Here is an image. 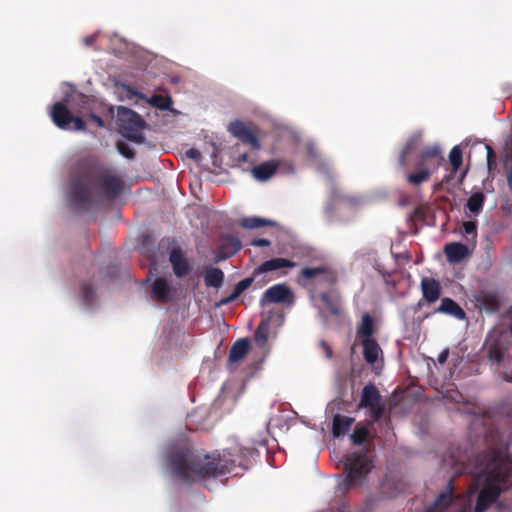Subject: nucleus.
I'll use <instances>...</instances> for the list:
<instances>
[{
	"label": "nucleus",
	"instance_id": "f257e3e1",
	"mask_svg": "<svg viewBox=\"0 0 512 512\" xmlns=\"http://www.w3.org/2000/svg\"><path fill=\"white\" fill-rule=\"evenodd\" d=\"M247 461L246 455L238 447L211 455H201L190 448L181 447L169 452L166 466L174 478L191 484L196 479L218 478L232 473L236 467L246 469Z\"/></svg>",
	"mask_w": 512,
	"mask_h": 512
},
{
	"label": "nucleus",
	"instance_id": "f03ea898",
	"mask_svg": "<svg viewBox=\"0 0 512 512\" xmlns=\"http://www.w3.org/2000/svg\"><path fill=\"white\" fill-rule=\"evenodd\" d=\"M478 480L483 488L477 496L474 512H485L500 495L512 488V457L508 448H492L481 459Z\"/></svg>",
	"mask_w": 512,
	"mask_h": 512
},
{
	"label": "nucleus",
	"instance_id": "7ed1b4c3",
	"mask_svg": "<svg viewBox=\"0 0 512 512\" xmlns=\"http://www.w3.org/2000/svg\"><path fill=\"white\" fill-rule=\"evenodd\" d=\"M378 331L373 316L368 312L363 313L356 328V338L362 346L363 358L369 365L375 364L383 355V350L376 339Z\"/></svg>",
	"mask_w": 512,
	"mask_h": 512
},
{
	"label": "nucleus",
	"instance_id": "20e7f679",
	"mask_svg": "<svg viewBox=\"0 0 512 512\" xmlns=\"http://www.w3.org/2000/svg\"><path fill=\"white\" fill-rule=\"evenodd\" d=\"M345 478L336 488V493L345 495L349 489L361 483L372 469V462L364 453L352 452L343 456Z\"/></svg>",
	"mask_w": 512,
	"mask_h": 512
},
{
	"label": "nucleus",
	"instance_id": "39448f33",
	"mask_svg": "<svg viewBox=\"0 0 512 512\" xmlns=\"http://www.w3.org/2000/svg\"><path fill=\"white\" fill-rule=\"evenodd\" d=\"M444 161L442 149L438 145L425 147L419 154L414 172L406 173V180L413 186H419L428 181Z\"/></svg>",
	"mask_w": 512,
	"mask_h": 512
},
{
	"label": "nucleus",
	"instance_id": "423d86ee",
	"mask_svg": "<svg viewBox=\"0 0 512 512\" xmlns=\"http://www.w3.org/2000/svg\"><path fill=\"white\" fill-rule=\"evenodd\" d=\"M94 178L91 173H85L72 179L69 187V200L72 206L80 211H88L98 203L93 191Z\"/></svg>",
	"mask_w": 512,
	"mask_h": 512
},
{
	"label": "nucleus",
	"instance_id": "0eeeda50",
	"mask_svg": "<svg viewBox=\"0 0 512 512\" xmlns=\"http://www.w3.org/2000/svg\"><path fill=\"white\" fill-rule=\"evenodd\" d=\"M117 123L119 132L126 139L137 144L145 141L142 130L146 127V123L134 110L119 106L117 109Z\"/></svg>",
	"mask_w": 512,
	"mask_h": 512
},
{
	"label": "nucleus",
	"instance_id": "6e6552de",
	"mask_svg": "<svg viewBox=\"0 0 512 512\" xmlns=\"http://www.w3.org/2000/svg\"><path fill=\"white\" fill-rule=\"evenodd\" d=\"M96 183L108 200L116 199L123 190V180L111 171L104 170L97 174Z\"/></svg>",
	"mask_w": 512,
	"mask_h": 512
},
{
	"label": "nucleus",
	"instance_id": "1a4fd4ad",
	"mask_svg": "<svg viewBox=\"0 0 512 512\" xmlns=\"http://www.w3.org/2000/svg\"><path fill=\"white\" fill-rule=\"evenodd\" d=\"M228 130L242 143L250 145L252 149L257 150L260 148V143L256 133L247 127L243 122L239 120L231 122L229 124Z\"/></svg>",
	"mask_w": 512,
	"mask_h": 512
},
{
	"label": "nucleus",
	"instance_id": "9d476101",
	"mask_svg": "<svg viewBox=\"0 0 512 512\" xmlns=\"http://www.w3.org/2000/svg\"><path fill=\"white\" fill-rule=\"evenodd\" d=\"M68 106L69 105L63 99V101L56 102L50 111V117L53 123L63 130L69 129L73 119V114Z\"/></svg>",
	"mask_w": 512,
	"mask_h": 512
},
{
	"label": "nucleus",
	"instance_id": "9b49d317",
	"mask_svg": "<svg viewBox=\"0 0 512 512\" xmlns=\"http://www.w3.org/2000/svg\"><path fill=\"white\" fill-rule=\"evenodd\" d=\"M509 345L500 336L492 337L486 342L487 357L489 361L500 365L508 353Z\"/></svg>",
	"mask_w": 512,
	"mask_h": 512
},
{
	"label": "nucleus",
	"instance_id": "f8f14e48",
	"mask_svg": "<svg viewBox=\"0 0 512 512\" xmlns=\"http://www.w3.org/2000/svg\"><path fill=\"white\" fill-rule=\"evenodd\" d=\"M292 299L293 293L288 286L285 284H275L264 292L261 303H286L291 302Z\"/></svg>",
	"mask_w": 512,
	"mask_h": 512
},
{
	"label": "nucleus",
	"instance_id": "ddd939ff",
	"mask_svg": "<svg viewBox=\"0 0 512 512\" xmlns=\"http://www.w3.org/2000/svg\"><path fill=\"white\" fill-rule=\"evenodd\" d=\"M242 248L239 238L225 234L220 237L216 260H224L235 255Z\"/></svg>",
	"mask_w": 512,
	"mask_h": 512
},
{
	"label": "nucleus",
	"instance_id": "4468645a",
	"mask_svg": "<svg viewBox=\"0 0 512 512\" xmlns=\"http://www.w3.org/2000/svg\"><path fill=\"white\" fill-rule=\"evenodd\" d=\"M169 261L174 274L178 278L186 276L191 271V266L179 247H174L171 250L169 254Z\"/></svg>",
	"mask_w": 512,
	"mask_h": 512
},
{
	"label": "nucleus",
	"instance_id": "2eb2a0df",
	"mask_svg": "<svg viewBox=\"0 0 512 512\" xmlns=\"http://www.w3.org/2000/svg\"><path fill=\"white\" fill-rule=\"evenodd\" d=\"M477 305L487 312H497L501 306L499 294L495 291L482 290L476 296Z\"/></svg>",
	"mask_w": 512,
	"mask_h": 512
},
{
	"label": "nucleus",
	"instance_id": "dca6fc26",
	"mask_svg": "<svg viewBox=\"0 0 512 512\" xmlns=\"http://www.w3.org/2000/svg\"><path fill=\"white\" fill-rule=\"evenodd\" d=\"M420 286L423 299L427 303H434L440 298L441 286L436 279L430 277H423Z\"/></svg>",
	"mask_w": 512,
	"mask_h": 512
},
{
	"label": "nucleus",
	"instance_id": "f3484780",
	"mask_svg": "<svg viewBox=\"0 0 512 512\" xmlns=\"http://www.w3.org/2000/svg\"><path fill=\"white\" fill-rule=\"evenodd\" d=\"M296 263L289 259L285 258H273L267 261H264L261 265L256 267L253 271L254 277H257L260 274L276 271L282 268H294L296 267Z\"/></svg>",
	"mask_w": 512,
	"mask_h": 512
},
{
	"label": "nucleus",
	"instance_id": "a211bd4d",
	"mask_svg": "<svg viewBox=\"0 0 512 512\" xmlns=\"http://www.w3.org/2000/svg\"><path fill=\"white\" fill-rule=\"evenodd\" d=\"M171 287L165 277H159L151 285L152 298L158 303L165 304L170 300Z\"/></svg>",
	"mask_w": 512,
	"mask_h": 512
},
{
	"label": "nucleus",
	"instance_id": "6ab92c4d",
	"mask_svg": "<svg viewBox=\"0 0 512 512\" xmlns=\"http://www.w3.org/2000/svg\"><path fill=\"white\" fill-rule=\"evenodd\" d=\"M444 253L449 263L455 264L464 260L469 255L467 245L460 242L448 243L444 247Z\"/></svg>",
	"mask_w": 512,
	"mask_h": 512
},
{
	"label": "nucleus",
	"instance_id": "aec40b11",
	"mask_svg": "<svg viewBox=\"0 0 512 512\" xmlns=\"http://www.w3.org/2000/svg\"><path fill=\"white\" fill-rule=\"evenodd\" d=\"M323 277V280L328 282L329 284H334L336 282L335 275L328 269L327 267H305L300 271L299 277L303 280H312L317 277Z\"/></svg>",
	"mask_w": 512,
	"mask_h": 512
},
{
	"label": "nucleus",
	"instance_id": "412c9836",
	"mask_svg": "<svg viewBox=\"0 0 512 512\" xmlns=\"http://www.w3.org/2000/svg\"><path fill=\"white\" fill-rule=\"evenodd\" d=\"M454 487L450 481L447 490L438 495L434 503L427 509V512H442L451 506L453 502Z\"/></svg>",
	"mask_w": 512,
	"mask_h": 512
},
{
	"label": "nucleus",
	"instance_id": "4be33fe9",
	"mask_svg": "<svg viewBox=\"0 0 512 512\" xmlns=\"http://www.w3.org/2000/svg\"><path fill=\"white\" fill-rule=\"evenodd\" d=\"M435 313L447 314L456 319L463 320L466 317L465 311L451 298H443Z\"/></svg>",
	"mask_w": 512,
	"mask_h": 512
},
{
	"label": "nucleus",
	"instance_id": "5701e85b",
	"mask_svg": "<svg viewBox=\"0 0 512 512\" xmlns=\"http://www.w3.org/2000/svg\"><path fill=\"white\" fill-rule=\"evenodd\" d=\"M279 162L275 160L267 161L256 165L252 169V174L255 179L259 181H266L270 179L277 171Z\"/></svg>",
	"mask_w": 512,
	"mask_h": 512
},
{
	"label": "nucleus",
	"instance_id": "b1692460",
	"mask_svg": "<svg viewBox=\"0 0 512 512\" xmlns=\"http://www.w3.org/2000/svg\"><path fill=\"white\" fill-rule=\"evenodd\" d=\"M355 419L353 417L336 414L332 422V434L334 437L345 435L351 428Z\"/></svg>",
	"mask_w": 512,
	"mask_h": 512
},
{
	"label": "nucleus",
	"instance_id": "393cba45",
	"mask_svg": "<svg viewBox=\"0 0 512 512\" xmlns=\"http://www.w3.org/2000/svg\"><path fill=\"white\" fill-rule=\"evenodd\" d=\"M250 349V342L247 338L237 340L230 348L228 360L231 363L243 360Z\"/></svg>",
	"mask_w": 512,
	"mask_h": 512
},
{
	"label": "nucleus",
	"instance_id": "a878e982",
	"mask_svg": "<svg viewBox=\"0 0 512 512\" xmlns=\"http://www.w3.org/2000/svg\"><path fill=\"white\" fill-rule=\"evenodd\" d=\"M381 396L379 390L374 384H367L363 390L360 399V406L367 408L380 403Z\"/></svg>",
	"mask_w": 512,
	"mask_h": 512
},
{
	"label": "nucleus",
	"instance_id": "bb28decb",
	"mask_svg": "<svg viewBox=\"0 0 512 512\" xmlns=\"http://www.w3.org/2000/svg\"><path fill=\"white\" fill-rule=\"evenodd\" d=\"M204 282L207 287L220 288L224 282V273L220 268L208 266L205 269Z\"/></svg>",
	"mask_w": 512,
	"mask_h": 512
},
{
	"label": "nucleus",
	"instance_id": "cd10ccee",
	"mask_svg": "<svg viewBox=\"0 0 512 512\" xmlns=\"http://www.w3.org/2000/svg\"><path fill=\"white\" fill-rule=\"evenodd\" d=\"M255 278L256 277H254V275L252 274L251 277L239 281L234 286L232 293L228 297L222 298L218 305H227L235 301L245 290H247L251 286Z\"/></svg>",
	"mask_w": 512,
	"mask_h": 512
},
{
	"label": "nucleus",
	"instance_id": "c85d7f7f",
	"mask_svg": "<svg viewBox=\"0 0 512 512\" xmlns=\"http://www.w3.org/2000/svg\"><path fill=\"white\" fill-rule=\"evenodd\" d=\"M64 100L70 106V108L76 112H82L85 110L89 103L88 96L80 92L67 94L64 97Z\"/></svg>",
	"mask_w": 512,
	"mask_h": 512
},
{
	"label": "nucleus",
	"instance_id": "c756f323",
	"mask_svg": "<svg viewBox=\"0 0 512 512\" xmlns=\"http://www.w3.org/2000/svg\"><path fill=\"white\" fill-rule=\"evenodd\" d=\"M420 140V135H413L406 141L398 157V165L400 168H406V158L414 149H416Z\"/></svg>",
	"mask_w": 512,
	"mask_h": 512
},
{
	"label": "nucleus",
	"instance_id": "7c9ffc66",
	"mask_svg": "<svg viewBox=\"0 0 512 512\" xmlns=\"http://www.w3.org/2000/svg\"><path fill=\"white\" fill-rule=\"evenodd\" d=\"M484 203L485 195L482 192H475L468 198L466 208L471 214L478 216L483 210Z\"/></svg>",
	"mask_w": 512,
	"mask_h": 512
},
{
	"label": "nucleus",
	"instance_id": "2f4dec72",
	"mask_svg": "<svg viewBox=\"0 0 512 512\" xmlns=\"http://www.w3.org/2000/svg\"><path fill=\"white\" fill-rule=\"evenodd\" d=\"M240 226L246 229H257L264 226H275L276 223L272 220L260 218V217H247L243 218L239 222Z\"/></svg>",
	"mask_w": 512,
	"mask_h": 512
},
{
	"label": "nucleus",
	"instance_id": "473e14b6",
	"mask_svg": "<svg viewBox=\"0 0 512 512\" xmlns=\"http://www.w3.org/2000/svg\"><path fill=\"white\" fill-rule=\"evenodd\" d=\"M269 336V324L267 321H261L254 333L255 342L259 347H264Z\"/></svg>",
	"mask_w": 512,
	"mask_h": 512
},
{
	"label": "nucleus",
	"instance_id": "72a5a7b5",
	"mask_svg": "<svg viewBox=\"0 0 512 512\" xmlns=\"http://www.w3.org/2000/svg\"><path fill=\"white\" fill-rule=\"evenodd\" d=\"M449 161L452 166V172L455 173L462 165V151L459 146H454L449 153Z\"/></svg>",
	"mask_w": 512,
	"mask_h": 512
},
{
	"label": "nucleus",
	"instance_id": "f704fd0d",
	"mask_svg": "<svg viewBox=\"0 0 512 512\" xmlns=\"http://www.w3.org/2000/svg\"><path fill=\"white\" fill-rule=\"evenodd\" d=\"M150 104L160 110H167L172 105V100L168 96L156 94L151 97Z\"/></svg>",
	"mask_w": 512,
	"mask_h": 512
},
{
	"label": "nucleus",
	"instance_id": "c9c22d12",
	"mask_svg": "<svg viewBox=\"0 0 512 512\" xmlns=\"http://www.w3.org/2000/svg\"><path fill=\"white\" fill-rule=\"evenodd\" d=\"M368 434L369 431L366 427L357 426L351 435L352 443L355 445H362L366 441Z\"/></svg>",
	"mask_w": 512,
	"mask_h": 512
},
{
	"label": "nucleus",
	"instance_id": "e433bc0d",
	"mask_svg": "<svg viewBox=\"0 0 512 512\" xmlns=\"http://www.w3.org/2000/svg\"><path fill=\"white\" fill-rule=\"evenodd\" d=\"M81 296L85 305L89 306L95 299V292L91 284L85 283L81 287Z\"/></svg>",
	"mask_w": 512,
	"mask_h": 512
},
{
	"label": "nucleus",
	"instance_id": "4c0bfd02",
	"mask_svg": "<svg viewBox=\"0 0 512 512\" xmlns=\"http://www.w3.org/2000/svg\"><path fill=\"white\" fill-rule=\"evenodd\" d=\"M367 408L370 410L371 417L374 421H379L385 412V407L381 404V402Z\"/></svg>",
	"mask_w": 512,
	"mask_h": 512
},
{
	"label": "nucleus",
	"instance_id": "58836bf2",
	"mask_svg": "<svg viewBox=\"0 0 512 512\" xmlns=\"http://www.w3.org/2000/svg\"><path fill=\"white\" fill-rule=\"evenodd\" d=\"M117 149L120 152V154H122L124 157L128 159H133L135 157V150L126 143L118 142Z\"/></svg>",
	"mask_w": 512,
	"mask_h": 512
},
{
	"label": "nucleus",
	"instance_id": "ea45409f",
	"mask_svg": "<svg viewBox=\"0 0 512 512\" xmlns=\"http://www.w3.org/2000/svg\"><path fill=\"white\" fill-rule=\"evenodd\" d=\"M320 299H321V302L325 305V307L331 311V313H333L335 315L338 314V308L332 302L328 293H322L320 295Z\"/></svg>",
	"mask_w": 512,
	"mask_h": 512
},
{
	"label": "nucleus",
	"instance_id": "a19ab883",
	"mask_svg": "<svg viewBox=\"0 0 512 512\" xmlns=\"http://www.w3.org/2000/svg\"><path fill=\"white\" fill-rule=\"evenodd\" d=\"M463 230L466 235H472L476 237L477 235V222L476 221H466L462 225Z\"/></svg>",
	"mask_w": 512,
	"mask_h": 512
},
{
	"label": "nucleus",
	"instance_id": "79ce46f5",
	"mask_svg": "<svg viewBox=\"0 0 512 512\" xmlns=\"http://www.w3.org/2000/svg\"><path fill=\"white\" fill-rule=\"evenodd\" d=\"M486 150H487V166L489 168V170H491L493 167L496 166V154L494 152V150L492 149L491 146L487 145L486 146Z\"/></svg>",
	"mask_w": 512,
	"mask_h": 512
},
{
	"label": "nucleus",
	"instance_id": "37998d69",
	"mask_svg": "<svg viewBox=\"0 0 512 512\" xmlns=\"http://www.w3.org/2000/svg\"><path fill=\"white\" fill-rule=\"evenodd\" d=\"M72 123L74 124L73 129L76 131H85L86 130V123L85 121L77 116H73Z\"/></svg>",
	"mask_w": 512,
	"mask_h": 512
},
{
	"label": "nucleus",
	"instance_id": "c03bdc74",
	"mask_svg": "<svg viewBox=\"0 0 512 512\" xmlns=\"http://www.w3.org/2000/svg\"><path fill=\"white\" fill-rule=\"evenodd\" d=\"M250 244L255 247H268L271 245V242L265 238H256L253 239Z\"/></svg>",
	"mask_w": 512,
	"mask_h": 512
},
{
	"label": "nucleus",
	"instance_id": "a18cd8bd",
	"mask_svg": "<svg viewBox=\"0 0 512 512\" xmlns=\"http://www.w3.org/2000/svg\"><path fill=\"white\" fill-rule=\"evenodd\" d=\"M186 155H187L188 158H191V159H193V160H195L197 162L200 161V159L202 157L201 153L197 149H195V148L189 149L186 152Z\"/></svg>",
	"mask_w": 512,
	"mask_h": 512
},
{
	"label": "nucleus",
	"instance_id": "49530a36",
	"mask_svg": "<svg viewBox=\"0 0 512 512\" xmlns=\"http://www.w3.org/2000/svg\"><path fill=\"white\" fill-rule=\"evenodd\" d=\"M89 118H90V119H91V120H92V121H93V122H94L98 127L102 128V127H104V126H105V123H104L103 119H102L100 116H98V115H96V114H94V113H90V114H89Z\"/></svg>",
	"mask_w": 512,
	"mask_h": 512
},
{
	"label": "nucleus",
	"instance_id": "de8ad7c7",
	"mask_svg": "<svg viewBox=\"0 0 512 512\" xmlns=\"http://www.w3.org/2000/svg\"><path fill=\"white\" fill-rule=\"evenodd\" d=\"M448 355H449V351L446 349L444 351H442L439 355H438V362L440 364H444L446 361H447V358H448Z\"/></svg>",
	"mask_w": 512,
	"mask_h": 512
},
{
	"label": "nucleus",
	"instance_id": "09e8293b",
	"mask_svg": "<svg viewBox=\"0 0 512 512\" xmlns=\"http://www.w3.org/2000/svg\"><path fill=\"white\" fill-rule=\"evenodd\" d=\"M236 160L238 163L249 162V156L247 153H242L237 156ZM250 163L252 164V161H250Z\"/></svg>",
	"mask_w": 512,
	"mask_h": 512
},
{
	"label": "nucleus",
	"instance_id": "8fccbe9b",
	"mask_svg": "<svg viewBox=\"0 0 512 512\" xmlns=\"http://www.w3.org/2000/svg\"><path fill=\"white\" fill-rule=\"evenodd\" d=\"M95 41H96V36L95 35L86 36L83 39L84 44L87 45V46L92 45Z\"/></svg>",
	"mask_w": 512,
	"mask_h": 512
},
{
	"label": "nucleus",
	"instance_id": "3c124183",
	"mask_svg": "<svg viewBox=\"0 0 512 512\" xmlns=\"http://www.w3.org/2000/svg\"><path fill=\"white\" fill-rule=\"evenodd\" d=\"M321 345H322V347L325 350L327 358H331L332 357V350L329 347V345L327 343H325V342H322Z\"/></svg>",
	"mask_w": 512,
	"mask_h": 512
},
{
	"label": "nucleus",
	"instance_id": "603ef678",
	"mask_svg": "<svg viewBox=\"0 0 512 512\" xmlns=\"http://www.w3.org/2000/svg\"><path fill=\"white\" fill-rule=\"evenodd\" d=\"M503 379L506 382H512V371L510 373H504L503 374Z\"/></svg>",
	"mask_w": 512,
	"mask_h": 512
},
{
	"label": "nucleus",
	"instance_id": "864d4df0",
	"mask_svg": "<svg viewBox=\"0 0 512 512\" xmlns=\"http://www.w3.org/2000/svg\"><path fill=\"white\" fill-rule=\"evenodd\" d=\"M507 183H508L510 190L512 191V172L507 174Z\"/></svg>",
	"mask_w": 512,
	"mask_h": 512
},
{
	"label": "nucleus",
	"instance_id": "5fc2aeb1",
	"mask_svg": "<svg viewBox=\"0 0 512 512\" xmlns=\"http://www.w3.org/2000/svg\"><path fill=\"white\" fill-rule=\"evenodd\" d=\"M509 159L512 161V139H511V146H510Z\"/></svg>",
	"mask_w": 512,
	"mask_h": 512
},
{
	"label": "nucleus",
	"instance_id": "6e6d98bb",
	"mask_svg": "<svg viewBox=\"0 0 512 512\" xmlns=\"http://www.w3.org/2000/svg\"><path fill=\"white\" fill-rule=\"evenodd\" d=\"M510 332L512 334V321H511V324H510Z\"/></svg>",
	"mask_w": 512,
	"mask_h": 512
}]
</instances>
